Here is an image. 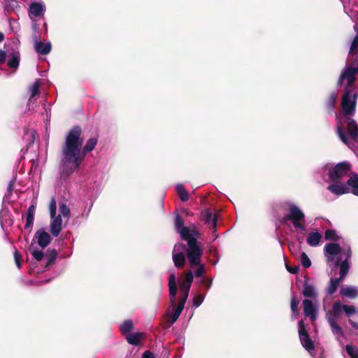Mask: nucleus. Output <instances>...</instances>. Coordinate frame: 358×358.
Instances as JSON below:
<instances>
[{"instance_id": "f257e3e1", "label": "nucleus", "mask_w": 358, "mask_h": 358, "mask_svg": "<svg viewBox=\"0 0 358 358\" xmlns=\"http://www.w3.org/2000/svg\"><path fill=\"white\" fill-rule=\"evenodd\" d=\"M358 73V55L349 57L348 63L341 73L338 85L341 86L346 80L347 87L341 99V112L336 113L337 133L340 139L346 145L349 144V138L343 129V122L348 124L349 137L355 140L358 137V127L356 122L348 116L355 112L358 94L355 92V76Z\"/></svg>"}, {"instance_id": "f03ea898", "label": "nucleus", "mask_w": 358, "mask_h": 358, "mask_svg": "<svg viewBox=\"0 0 358 358\" xmlns=\"http://www.w3.org/2000/svg\"><path fill=\"white\" fill-rule=\"evenodd\" d=\"M81 136L82 129L80 126L73 127L66 135L62 149L64 159L59 168L62 178L66 179L78 169L87 153L92 151L97 144L96 138H90L83 148V138Z\"/></svg>"}, {"instance_id": "7ed1b4c3", "label": "nucleus", "mask_w": 358, "mask_h": 358, "mask_svg": "<svg viewBox=\"0 0 358 358\" xmlns=\"http://www.w3.org/2000/svg\"><path fill=\"white\" fill-rule=\"evenodd\" d=\"M324 252L327 262L336 267L340 266V278L343 280L350 269L349 259L351 257V248L348 245L341 247L337 243H328L325 245Z\"/></svg>"}, {"instance_id": "20e7f679", "label": "nucleus", "mask_w": 358, "mask_h": 358, "mask_svg": "<svg viewBox=\"0 0 358 358\" xmlns=\"http://www.w3.org/2000/svg\"><path fill=\"white\" fill-rule=\"evenodd\" d=\"M325 171H327L329 180L331 182L327 187L333 194L340 196L350 192L348 182H341V179L348 175L351 170V165L348 162H342L334 167L326 165Z\"/></svg>"}, {"instance_id": "39448f33", "label": "nucleus", "mask_w": 358, "mask_h": 358, "mask_svg": "<svg viewBox=\"0 0 358 358\" xmlns=\"http://www.w3.org/2000/svg\"><path fill=\"white\" fill-rule=\"evenodd\" d=\"M287 213L284 215L282 222L289 227L296 234V238L299 243L302 242L303 236L307 234L305 224V213L296 203L287 202Z\"/></svg>"}, {"instance_id": "423d86ee", "label": "nucleus", "mask_w": 358, "mask_h": 358, "mask_svg": "<svg viewBox=\"0 0 358 358\" xmlns=\"http://www.w3.org/2000/svg\"><path fill=\"white\" fill-rule=\"evenodd\" d=\"M343 312H344V305L340 301H336L332 306L331 312L328 313L327 315V321L331 327V331L340 346L342 348L344 347L343 339L345 338V335L344 334L341 327L337 324L336 319L339 318Z\"/></svg>"}, {"instance_id": "0eeeda50", "label": "nucleus", "mask_w": 358, "mask_h": 358, "mask_svg": "<svg viewBox=\"0 0 358 358\" xmlns=\"http://www.w3.org/2000/svg\"><path fill=\"white\" fill-rule=\"evenodd\" d=\"M199 236L200 234L194 235L185 239L184 241L187 243V247L183 243L178 244V248H181L183 250H185L187 258L191 268L200 264V262H201L202 250L197 241Z\"/></svg>"}, {"instance_id": "6e6552de", "label": "nucleus", "mask_w": 358, "mask_h": 358, "mask_svg": "<svg viewBox=\"0 0 358 358\" xmlns=\"http://www.w3.org/2000/svg\"><path fill=\"white\" fill-rule=\"evenodd\" d=\"M176 230L180 234L182 240L187 239L194 235H199V232L195 229H189L185 226V220L181 215L178 214L174 220Z\"/></svg>"}, {"instance_id": "1a4fd4ad", "label": "nucleus", "mask_w": 358, "mask_h": 358, "mask_svg": "<svg viewBox=\"0 0 358 358\" xmlns=\"http://www.w3.org/2000/svg\"><path fill=\"white\" fill-rule=\"evenodd\" d=\"M299 334L302 346L313 356L315 350L313 341L310 338L303 320L299 322Z\"/></svg>"}, {"instance_id": "9d476101", "label": "nucleus", "mask_w": 358, "mask_h": 358, "mask_svg": "<svg viewBox=\"0 0 358 358\" xmlns=\"http://www.w3.org/2000/svg\"><path fill=\"white\" fill-rule=\"evenodd\" d=\"M303 306L305 315L308 317L312 322H314L317 317V300L315 301L305 299L303 301Z\"/></svg>"}, {"instance_id": "9b49d317", "label": "nucleus", "mask_w": 358, "mask_h": 358, "mask_svg": "<svg viewBox=\"0 0 358 358\" xmlns=\"http://www.w3.org/2000/svg\"><path fill=\"white\" fill-rule=\"evenodd\" d=\"M303 295L310 300H317V291L315 284L308 278H305L303 284Z\"/></svg>"}, {"instance_id": "f8f14e48", "label": "nucleus", "mask_w": 358, "mask_h": 358, "mask_svg": "<svg viewBox=\"0 0 358 358\" xmlns=\"http://www.w3.org/2000/svg\"><path fill=\"white\" fill-rule=\"evenodd\" d=\"M180 248H178V244H176L172 255L174 265L177 268L184 267L186 263L185 254L182 251L176 252L177 250H180Z\"/></svg>"}, {"instance_id": "ddd939ff", "label": "nucleus", "mask_w": 358, "mask_h": 358, "mask_svg": "<svg viewBox=\"0 0 358 358\" xmlns=\"http://www.w3.org/2000/svg\"><path fill=\"white\" fill-rule=\"evenodd\" d=\"M34 238H37L38 244L42 248L47 247L52 240L50 235L43 229H41L36 232Z\"/></svg>"}, {"instance_id": "4468645a", "label": "nucleus", "mask_w": 358, "mask_h": 358, "mask_svg": "<svg viewBox=\"0 0 358 358\" xmlns=\"http://www.w3.org/2000/svg\"><path fill=\"white\" fill-rule=\"evenodd\" d=\"M62 230V220L61 215L56 217L51 218L50 231L54 237H57Z\"/></svg>"}, {"instance_id": "2eb2a0df", "label": "nucleus", "mask_w": 358, "mask_h": 358, "mask_svg": "<svg viewBox=\"0 0 358 358\" xmlns=\"http://www.w3.org/2000/svg\"><path fill=\"white\" fill-rule=\"evenodd\" d=\"M186 301H187L184 299H179L178 305L177 306H176V305L174 306H173V309L174 310V312L171 315V318L168 320V322L170 323L171 325L174 324L178 319L182 310L184 309V306H185Z\"/></svg>"}, {"instance_id": "dca6fc26", "label": "nucleus", "mask_w": 358, "mask_h": 358, "mask_svg": "<svg viewBox=\"0 0 358 358\" xmlns=\"http://www.w3.org/2000/svg\"><path fill=\"white\" fill-rule=\"evenodd\" d=\"M125 338L130 345L138 346L141 344V341L145 338V334L143 332L129 334L125 336Z\"/></svg>"}, {"instance_id": "f3484780", "label": "nucleus", "mask_w": 358, "mask_h": 358, "mask_svg": "<svg viewBox=\"0 0 358 358\" xmlns=\"http://www.w3.org/2000/svg\"><path fill=\"white\" fill-rule=\"evenodd\" d=\"M34 50L37 53L42 55H47L52 50V45L50 42L44 43L40 41L34 45Z\"/></svg>"}, {"instance_id": "a211bd4d", "label": "nucleus", "mask_w": 358, "mask_h": 358, "mask_svg": "<svg viewBox=\"0 0 358 358\" xmlns=\"http://www.w3.org/2000/svg\"><path fill=\"white\" fill-rule=\"evenodd\" d=\"M340 293L342 296L355 299L358 296V288L354 286H345L341 289Z\"/></svg>"}, {"instance_id": "6ab92c4d", "label": "nucleus", "mask_w": 358, "mask_h": 358, "mask_svg": "<svg viewBox=\"0 0 358 358\" xmlns=\"http://www.w3.org/2000/svg\"><path fill=\"white\" fill-rule=\"evenodd\" d=\"M348 187L351 188V192L358 196V175L351 173L348 180Z\"/></svg>"}, {"instance_id": "aec40b11", "label": "nucleus", "mask_w": 358, "mask_h": 358, "mask_svg": "<svg viewBox=\"0 0 358 358\" xmlns=\"http://www.w3.org/2000/svg\"><path fill=\"white\" fill-rule=\"evenodd\" d=\"M354 29L357 34L351 43V45L349 50V57H353L358 53V23H356L354 26Z\"/></svg>"}, {"instance_id": "412c9836", "label": "nucleus", "mask_w": 358, "mask_h": 358, "mask_svg": "<svg viewBox=\"0 0 358 358\" xmlns=\"http://www.w3.org/2000/svg\"><path fill=\"white\" fill-rule=\"evenodd\" d=\"M35 206L31 205L28 210L26 218L25 229H31L32 228L34 220Z\"/></svg>"}, {"instance_id": "4be33fe9", "label": "nucleus", "mask_w": 358, "mask_h": 358, "mask_svg": "<svg viewBox=\"0 0 358 358\" xmlns=\"http://www.w3.org/2000/svg\"><path fill=\"white\" fill-rule=\"evenodd\" d=\"M202 216L203 220L206 224H211L213 228L216 227L218 217L217 214L213 215V213H210V211H206L202 213Z\"/></svg>"}, {"instance_id": "5701e85b", "label": "nucleus", "mask_w": 358, "mask_h": 358, "mask_svg": "<svg viewBox=\"0 0 358 358\" xmlns=\"http://www.w3.org/2000/svg\"><path fill=\"white\" fill-rule=\"evenodd\" d=\"M322 239V235L319 232H311L307 238V243L312 247L317 246Z\"/></svg>"}, {"instance_id": "b1692460", "label": "nucleus", "mask_w": 358, "mask_h": 358, "mask_svg": "<svg viewBox=\"0 0 358 358\" xmlns=\"http://www.w3.org/2000/svg\"><path fill=\"white\" fill-rule=\"evenodd\" d=\"M43 12L44 9L41 3L34 2L29 5V15L31 14L34 17H39Z\"/></svg>"}, {"instance_id": "393cba45", "label": "nucleus", "mask_w": 358, "mask_h": 358, "mask_svg": "<svg viewBox=\"0 0 358 358\" xmlns=\"http://www.w3.org/2000/svg\"><path fill=\"white\" fill-rule=\"evenodd\" d=\"M134 322L131 320H126L120 325V331L124 336H127L134 329Z\"/></svg>"}, {"instance_id": "a878e982", "label": "nucleus", "mask_w": 358, "mask_h": 358, "mask_svg": "<svg viewBox=\"0 0 358 358\" xmlns=\"http://www.w3.org/2000/svg\"><path fill=\"white\" fill-rule=\"evenodd\" d=\"M39 87V83L38 81H36L30 88L31 96L28 100V105H30L31 103H34L36 101V97L38 96L40 93Z\"/></svg>"}, {"instance_id": "bb28decb", "label": "nucleus", "mask_w": 358, "mask_h": 358, "mask_svg": "<svg viewBox=\"0 0 358 358\" xmlns=\"http://www.w3.org/2000/svg\"><path fill=\"white\" fill-rule=\"evenodd\" d=\"M343 5L344 12L350 17V18L353 22H356L357 20H358V11L350 8V6L347 5V3L345 1L343 2Z\"/></svg>"}, {"instance_id": "cd10ccee", "label": "nucleus", "mask_w": 358, "mask_h": 358, "mask_svg": "<svg viewBox=\"0 0 358 358\" xmlns=\"http://www.w3.org/2000/svg\"><path fill=\"white\" fill-rule=\"evenodd\" d=\"M191 285L192 284L187 283V282H185V281H182L180 284V292L181 294V296H180V299H184L187 301L188 296H189V289L191 287Z\"/></svg>"}, {"instance_id": "c85d7f7f", "label": "nucleus", "mask_w": 358, "mask_h": 358, "mask_svg": "<svg viewBox=\"0 0 358 358\" xmlns=\"http://www.w3.org/2000/svg\"><path fill=\"white\" fill-rule=\"evenodd\" d=\"M337 99V94L332 92L326 103V109L329 113H334L335 103Z\"/></svg>"}, {"instance_id": "c756f323", "label": "nucleus", "mask_w": 358, "mask_h": 358, "mask_svg": "<svg viewBox=\"0 0 358 358\" xmlns=\"http://www.w3.org/2000/svg\"><path fill=\"white\" fill-rule=\"evenodd\" d=\"M34 243V239H33V241L31 244V245L29 247V251L31 254V255L34 257V258L37 261H41L43 258L44 257V253L42 250H39L38 249H36L33 247Z\"/></svg>"}, {"instance_id": "7c9ffc66", "label": "nucleus", "mask_w": 358, "mask_h": 358, "mask_svg": "<svg viewBox=\"0 0 358 358\" xmlns=\"http://www.w3.org/2000/svg\"><path fill=\"white\" fill-rule=\"evenodd\" d=\"M341 280H342L341 278H331L329 285L327 289V292L329 295L333 294L336 291Z\"/></svg>"}, {"instance_id": "2f4dec72", "label": "nucleus", "mask_w": 358, "mask_h": 358, "mask_svg": "<svg viewBox=\"0 0 358 358\" xmlns=\"http://www.w3.org/2000/svg\"><path fill=\"white\" fill-rule=\"evenodd\" d=\"M57 257V252L55 249L52 250L48 255H46V263L45 268L49 269L50 266L54 264Z\"/></svg>"}, {"instance_id": "473e14b6", "label": "nucleus", "mask_w": 358, "mask_h": 358, "mask_svg": "<svg viewBox=\"0 0 358 358\" xmlns=\"http://www.w3.org/2000/svg\"><path fill=\"white\" fill-rule=\"evenodd\" d=\"M177 194L182 201H187L189 199V195L186 189L182 185H178L176 186Z\"/></svg>"}, {"instance_id": "72a5a7b5", "label": "nucleus", "mask_w": 358, "mask_h": 358, "mask_svg": "<svg viewBox=\"0 0 358 358\" xmlns=\"http://www.w3.org/2000/svg\"><path fill=\"white\" fill-rule=\"evenodd\" d=\"M20 63V55L18 52L12 54L11 58L8 62V66L11 69H17Z\"/></svg>"}, {"instance_id": "f704fd0d", "label": "nucleus", "mask_w": 358, "mask_h": 358, "mask_svg": "<svg viewBox=\"0 0 358 358\" xmlns=\"http://www.w3.org/2000/svg\"><path fill=\"white\" fill-rule=\"evenodd\" d=\"M59 215H61V217L63 216L64 218L66 217L67 219H69L71 215V210L66 204L64 203H59Z\"/></svg>"}, {"instance_id": "c9c22d12", "label": "nucleus", "mask_w": 358, "mask_h": 358, "mask_svg": "<svg viewBox=\"0 0 358 358\" xmlns=\"http://www.w3.org/2000/svg\"><path fill=\"white\" fill-rule=\"evenodd\" d=\"M169 287L171 304L172 306H174L176 304V296L177 294V285H169Z\"/></svg>"}, {"instance_id": "e433bc0d", "label": "nucleus", "mask_w": 358, "mask_h": 358, "mask_svg": "<svg viewBox=\"0 0 358 358\" xmlns=\"http://www.w3.org/2000/svg\"><path fill=\"white\" fill-rule=\"evenodd\" d=\"M49 209H50V217L54 218L56 217V213H57V201L56 199L52 197L50 201L49 204Z\"/></svg>"}, {"instance_id": "4c0bfd02", "label": "nucleus", "mask_w": 358, "mask_h": 358, "mask_svg": "<svg viewBox=\"0 0 358 358\" xmlns=\"http://www.w3.org/2000/svg\"><path fill=\"white\" fill-rule=\"evenodd\" d=\"M301 263L304 268H309L311 266V261L304 252L301 253Z\"/></svg>"}, {"instance_id": "58836bf2", "label": "nucleus", "mask_w": 358, "mask_h": 358, "mask_svg": "<svg viewBox=\"0 0 358 358\" xmlns=\"http://www.w3.org/2000/svg\"><path fill=\"white\" fill-rule=\"evenodd\" d=\"M300 303V301L299 298L293 295L291 299V310L292 312H294L296 310H299V304Z\"/></svg>"}, {"instance_id": "ea45409f", "label": "nucleus", "mask_w": 358, "mask_h": 358, "mask_svg": "<svg viewBox=\"0 0 358 358\" xmlns=\"http://www.w3.org/2000/svg\"><path fill=\"white\" fill-rule=\"evenodd\" d=\"M324 238L326 240L336 241L337 238V234L334 230L328 229L325 231Z\"/></svg>"}, {"instance_id": "a19ab883", "label": "nucleus", "mask_w": 358, "mask_h": 358, "mask_svg": "<svg viewBox=\"0 0 358 358\" xmlns=\"http://www.w3.org/2000/svg\"><path fill=\"white\" fill-rule=\"evenodd\" d=\"M196 266H198V268L194 271L195 276L196 278L202 277L205 273V265L200 262V264H198Z\"/></svg>"}, {"instance_id": "79ce46f5", "label": "nucleus", "mask_w": 358, "mask_h": 358, "mask_svg": "<svg viewBox=\"0 0 358 358\" xmlns=\"http://www.w3.org/2000/svg\"><path fill=\"white\" fill-rule=\"evenodd\" d=\"M13 255H14V259H15V262L16 266H17L18 268H21L22 255H20V253L18 252V250L16 248H15Z\"/></svg>"}, {"instance_id": "37998d69", "label": "nucleus", "mask_w": 358, "mask_h": 358, "mask_svg": "<svg viewBox=\"0 0 358 358\" xmlns=\"http://www.w3.org/2000/svg\"><path fill=\"white\" fill-rule=\"evenodd\" d=\"M344 313L350 316L357 313L356 308L354 306L344 305Z\"/></svg>"}, {"instance_id": "c03bdc74", "label": "nucleus", "mask_w": 358, "mask_h": 358, "mask_svg": "<svg viewBox=\"0 0 358 358\" xmlns=\"http://www.w3.org/2000/svg\"><path fill=\"white\" fill-rule=\"evenodd\" d=\"M204 300V296L203 294H198L193 299V305L196 307H199Z\"/></svg>"}, {"instance_id": "a18cd8bd", "label": "nucleus", "mask_w": 358, "mask_h": 358, "mask_svg": "<svg viewBox=\"0 0 358 358\" xmlns=\"http://www.w3.org/2000/svg\"><path fill=\"white\" fill-rule=\"evenodd\" d=\"M194 280V275L192 271H189L185 273V279L183 281L187 282V283L192 284Z\"/></svg>"}, {"instance_id": "49530a36", "label": "nucleus", "mask_w": 358, "mask_h": 358, "mask_svg": "<svg viewBox=\"0 0 358 358\" xmlns=\"http://www.w3.org/2000/svg\"><path fill=\"white\" fill-rule=\"evenodd\" d=\"M34 45L41 41V36L38 31H35L32 34Z\"/></svg>"}, {"instance_id": "de8ad7c7", "label": "nucleus", "mask_w": 358, "mask_h": 358, "mask_svg": "<svg viewBox=\"0 0 358 358\" xmlns=\"http://www.w3.org/2000/svg\"><path fill=\"white\" fill-rule=\"evenodd\" d=\"M212 279H208V278H203L202 280H201V283L204 285V286L206 287V288H210L211 285H212Z\"/></svg>"}, {"instance_id": "09e8293b", "label": "nucleus", "mask_w": 358, "mask_h": 358, "mask_svg": "<svg viewBox=\"0 0 358 358\" xmlns=\"http://www.w3.org/2000/svg\"><path fill=\"white\" fill-rule=\"evenodd\" d=\"M143 358H156L153 352L150 350H146L142 355Z\"/></svg>"}, {"instance_id": "8fccbe9b", "label": "nucleus", "mask_w": 358, "mask_h": 358, "mask_svg": "<svg viewBox=\"0 0 358 358\" xmlns=\"http://www.w3.org/2000/svg\"><path fill=\"white\" fill-rule=\"evenodd\" d=\"M286 268L289 273H293V274L296 273L299 271L298 266L291 267L287 264H286Z\"/></svg>"}, {"instance_id": "3c124183", "label": "nucleus", "mask_w": 358, "mask_h": 358, "mask_svg": "<svg viewBox=\"0 0 358 358\" xmlns=\"http://www.w3.org/2000/svg\"><path fill=\"white\" fill-rule=\"evenodd\" d=\"M6 59V53L5 51L0 50V64H3Z\"/></svg>"}, {"instance_id": "603ef678", "label": "nucleus", "mask_w": 358, "mask_h": 358, "mask_svg": "<svg viewBox=\"0 0 358 358\" xmlns=\"http://www.w3.org/2000/svg\"><path fill=\"white\" fill-rule=\"evenodd\" d=\"M176 277L174 274H171L169 277V285H176Z\"/></svg>"}, {"instance_id": "864d4df0", "label": "nucleus", "mask_w": 358, "mask_h": 358, "mask_svg": "<svg viewBox=\"0 0 358 358\" xmlns=\"http://www.w3.org/2000/svg\"><path fill=\"white\" fill-rule=\"evenodd\" d=\"M14 184H15V180H10L9 182L8 185V192L9 193L12 192V191L13 189Z\"/></svg>"}, {"instance_id": "5fc2aeb1", "label": "nucleus", "mask_w": 358, "mask_h": 358, "mask_svg": "<svg viewBox=\"0 0 358 358\" xmlns=\"http://www.w3.org/2000/svg\"><path fill=\"white\" fill-rule=\"evenodd\" d=\"M299 315V310H296L294 312H292V319L296 320Z\"/></svg>"}, {"instance_id": "6e6d98bb", "label": "nucleus", "mask_w": 358, "mask_h": 358, "mask_svg": "<svg viewBox=\"0 0 358 358\" xmlns=\"http://www.w3.org/2000/svg\"><path fill=\"white\" fill-rule=\"evenodd\" d=\"M349 323L354 329L358 330V323L354 322L352 320H349Z\"/></svg>"}, {"instance_id": "4d7b16f0", "label": "nucleus", "mask_w": 358, "mask_h": 358, "mask_svg": "<svg viewBox=\"0 0 358 358\" xmlns=\"http://www.w3.org/2000/svg\"><path fill=\"white\" fill-rule=\"evenodd\" d=\"M4 34L2 32H0V43L4 40Z\"/></svg>"}, {"instance_id": "13d9d810", "label": "nucleus", "mask_w": 358, "mask_h": 358, "mask_svg": "<svg viewBox=\"0 0 358 358\" xmlns=\"http://www.w3.org/2000/svg\"><path fill=\"white\" fill-rule=\"evenodd\" d=\"M320 358H323L322 357H321Z\"/></svg>"}, {"instance_id": "bf43d9fd", "label": "nucleus", "mask_w": 358, "mask_h": 358, "mask_svg": "<svg viewBox=\"0 0 358 358\" xmlns=\"http://www.w3.org/2000/svg\"><path fill=\"white\" fill-rule=\"evenodd\" d=\"M357 313H358V311H357Z\"/></svg>"}]
</instances>
